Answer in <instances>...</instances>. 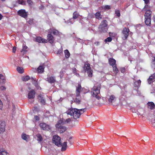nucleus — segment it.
Instances as JSON below:
<instances>
[{
    "mask_svg": "<svg viewBox=\"0 0 155 155\" xmlns=\"http://www.w3.org/2000/svg\"><path fill=\"white\" fill-rule=\"evenodd\" d=\"M85 109H78L77 108H70L68 109L66 112L68 115L73 116L74 119L78 118L85 111Z\"/></svg>",
    "mask_w": 155,
    "mask_h": 155,
    "instance_id": "1",
    "label": "nucleus"
},
{
    "mask_svg": "<svg viewBox=\"0 0 155 155\" xmlns=\"http://www.w3.org/2000/svg\"><path fill=\"white\" fill-rule=\"evenodd\" d=\"M100 84L97 83L95 84L94 86L91 90V92L92 96L98 100H99L101 98L99 95H98L100 93Z\"/></svg>",
    "mask_w": 155,
    "mask_h": 155,
    "instance_id": "2",
    "label": "nucleus"
},
{
    "mask_svg": "<svg viewBox=\"0 0 155 155\" xmlns=\"http://www.w3.org/2000/svg\"><path fill=\"white\" fill-rule=\"evenodd\" d=\"M108 22L106 20L102 21L99 27V29L101 32H106L108 30Z\"/></svg>",
    "mask_w": 155,
    "mask_h": 155,
    "instance_id": "3",
    "label": "nucleus"
},
{
    "mask_svg": "<svg viewBox=\"0 0 155 155\" xmlns=\"http://www.w3.org/2000/svg\"><path fill=\"white\" fill-rule=\"evenodd\" d=\"M83 68L84 72H87L88 77H92L93 71L90 67L89 64L88 63H86Z\"/></svg>",
    "mask_w": 155,
    "mask_h": 155,
    "instance_id": "4",
    "label": "nucleus"
},
{
    "mask_svg": "<svg viewBox=\"0 0 155 155\" xmlns=\"http://www.w3.org/2000/svg\"><path fill=\"white\" fill-rule=\"evenodd\" d=\"M61 138L58 135H54L53 137L52 141L55 145L58 147H61V143L60 142Z\"/></svg>",
    "mask_w": 155,
    "mask_h": 155,
    "instance_id": "5",
    "label": "nucleus"
},
{
    "mask_svg": "<svg viewBox=\"0 0 155 155\" xmlns=\"http://www.w3.org/2000/svg\"><path fill=\"white\" fill-rule=\"evenodd\" d=\"M18 14L24 18H26L27 17V12H26L25 10L21 9L18 12Z\"/></svg>",
    "mask_w": 155,
    "mask_h": 155,
    "instance_id": "6",
    "label": "nucleus"
},
{
    "mask_svg": "<svg viewBox=\"0 0 155 155\" xmlns=\"http://www.w3.org/2000/svg\"><path fill=\"white\" fill-rule=\"evenodd\" d=\"M41 128L44 130H48L50 129V126L45 123H42L40 124Z\"/></svg>",
    "mask_w": 155,
    "mask_h": 155,
    "instance_id": "7",
    "label": "nucleus"
},
{
    "mask_svg": "<svg viewBox=\"0 0 155 155\" xmlns=\"http://www.w3.org/2000/svg\"><path fill=\"white\" fill-rule=\"evenodd\" d=\"M35 92L33 90L29 91L28 94V98L30 99H33L35 97Z\"/></svg>",
    "mask_w": 155,
    "mask_h": 155,
    "instance_id": "8",
    "label": "nucleus"
},
{
    "mask_svg": "<svg viewBox=\"0 0 155 155\" xmlns=\"http://www.w3.org/2000/svg\"><path fill=\"white\" fill-rule=\"evenodd\" d=\"M155 81V73H154L151 76H150L147 79L148 83L150 84L153 81Z\"/></svg>",
    "mask_w": 155,
    "mask_h": 155,
    "instance_id": "9",
    "label": "nucleus"
},
{
    "mask_svg": "<svg viewBox=\"0 0 155 155\" xmlns=\"http://www.w3.org/2000/svg\"><path fill=\"white\" fill-rule=\"evenodd\" d=\"M129 29L128 28H125L124 29L123 33L124 35V39L127 38L129 35Z\"/></svg>",
    "mask_w": 155,
    "mask_h": 155,
    "instance_id": "10",
    "label": "nucleus"
},
{
    "mask_svg": "<svg viewBox=\"0 0 155 155\" xmlns=\"http://www.w3.org/2000/svg\"><path fill=\"white\" fill-rule=\"evenodd\" d=\"M5 122L4 121L1 122L0 124V134H2L5 131Z\"/></svg>",
    "mask_w": 155,
    "mask_h": 155,
    "instance_id": "11",
    "label": "nucleus"
},
{
    "mask_svg": "<svg viewBox=\"0 0 155 155\" xmlns=\"http://www.w3.org/2000/svg\"><path fill=\"white\" fill-rule=\"evenodd\" d=\"M58 125H56V127L58 129V131L60 133H63L66 130V127L63 126H62L58 127Z\"/></svg>",
    "mask_w": 155,
    "mask_h": 155,
    "instance_id": "12",
    "label": "nucleus"
},
{
    "mask_svg": "<svg viewBox=\"0 0 155 155\" xmlns=\"http://www.w3.org/2000/svg\"><path fill=\"white\" fill-rule=\"evenodd\" d=\"M38 98L42 104L44 105L45 104V101L44 99V95L43 94H39L38 97Z\"/></svg>",
    "mask_w": 155,
    "mask_h": 155,
    "instance_id": "13",
    "label": "nucleus"
},
{
    "mask_svg": "<svg viewBox=\"0 0 155 155\" xmlns=\"http://www.w3.org/2000/svg\"><path fill=\"white\" fill-rule=\"evenodd\" d=\"M47 40L50 43H53L54 41V39L53 36L51 34H49L48 35Z\"/></svg>",
    "mask_w": 155,
    "mask_h": 155,
    "instance_id": "14",
    "label": "nucleus"
},
{
    "mask_svg": "<svg viewBox=\"0 0 155 155\" xmlns=\"http://www.w3.org/2000/svg\"><path fill=\"white\" fill-rule=\"evenodd\" d=\"M47 81L51 84L54 83L56 81L54 77L50 76H48Z\"/></svg>",
    "mask_w": 155,
    "mask_h": 155,
    "instance_id": "15",
    "label": "nucleus"
},
{
    "mask_svg": "<svg viewBox=\"0 0 155 155\" xmlns=\"http://www.w3.org/2000/svg\"><path fill=\"white\" fill-rule=\"evenodd\" d=\"M81 102V97L79 96V97H76L75 98H74L73 100L71 101V103L73 102L77 104H79Z\"/></svg>",
    "mask_w": 155,
    "mask_h": 155,
    "instance_id": "16",
    "label": "nucleus"
},
{
    "mask_svg": "<svg viewBox=\"0 0 155 155\" xmlns=\"http://www.w3.org/2000/svg\"><path fill=\"white\" fill-rule=\"evenodd\" d=\"M36 41L39 43H46L47 40L46 39L42 38L40 37H37L36 39Z\"/></svg>",
    "mask_w": 155,
    "mask_h": 155,
    "instance_id": "17",
    "label": "nucleus"
},
{
    "mask_svg": "<svg viewBox=\"0 0 155 155\" xmlns=\"http://www.w3.org/2000/svg\"><path fill=\"white\" fill-rule=\"evenodd\" d=\"M81 87L80 85L79 84L78 87L76 88V97H79L80 95V93L81 91Z\"/></svg>",
    "mask_w": 155,
    "mask_h": 155,
    "instance_id": "18",
    "label": "nucleus"
},
{
    "mask_svg": "<svg viewBox=\"0 0 155 155\" xmlns=\"http://www.w3.org/2000/svg\"><path fill=\"white\" fill-rule=\"evenodd\" d=\"M116 97L113 94H112L109 96L108 98V101L109 103H112L113 101H114L116 99Z\"/></svg>",
    "mask_w": 155,
    "mask_h": 155,
    "instance_id": "19",
    "label": "nucleus"
},
{
    "mask_svg": "<svg viewBox=\"0 0 155 155\" xmlns=\"http://www.w3.org/2000/svg\"><path fill=\"white\" fill-rule=\"evenodd\" d=\"M148 105V108L151 110L155 108V105L152 102H149L147 104Z\"/></svg>",
    "mask_w": 155,
    "mask_h": 155,
    "instance_id": "20",
    "label": "nucleus"
},
{
    "mask_svg": "<svg viewBox=\"0 0 155 155\" xmlns=\"http://www.w3.org/2000/svg\"><path fill=\"white\" fill-rule=\"evenodd\" d=\"M44 66L43 64L40 65L37 68V71L39 73H42L44 70Z\"/></svg>",
    "mask_w": 155,
    "mask_h": 155,
    "instance_id": "21",
    "label": "nucleus"
},
{
    "mask_svg": "<svg viewBox=\"0 0 155 155\" xmlns=\"http://www.w3.org/2000/svg\"><path fill=\"white\" fill-rule=\"evenodd\" d=\"M109 62L110 64L112 66L116 65V60L113 58H111L109 59Z\"/></svg>",
    "mask_w": 155,
    "mask_h": 155,
    "instance_id": "22",
    "label": "nucleus"
},
{
    "mask_svg": "<svg viewBox=\"0 0 155 155\" xmlns=\"http://www.w3.org/2000/svg\"><path fill=\"white\" fill-rule=\"evenodd\" d=\"M5 81L4 76L2 74H0V85L4 84Z\"/></svg>",
    "mask_w": 155,
    "mask_h": 155,
    "instance_id": "23",
    "label": "nucleus"
},
{
    "mask_svg": "<svg viewBox=\"0 0 155 155\" xmlns=\"http://www.w3.org/2000/svg\"><path fill=\"white\" fill-rule=\"evenodd\" d=\"M95 16L96 18L98 20L101 19L102 18V16L101 15V12H97L95 14Z\"/></svg>",
    "mask_w": 155,
    "mask_h": 155,
    "instance_id": "24",
    "label": "nucleus"
},
{
    "mask_svg": "<svg viewBox=\"0 0 155 155\" xmlns=\"http://www.w3.org/2000/svg\"><path fill=\"white\" fill-rule=\"evenodd\" d=\"M61 146H62L61 148V151H65L67 148V142H64L63 144L61 143Z\"/></svg>",
    "mask_w": 155,
    "mask_h": 155,
    "instance_id": "25",
    "label": "nucleus"
},
{
    "mask_svg": "<svg viewBox=\"0 0 155 155\" xmlns=\"http://www.w3.org/2000/svg\"><path fill=\"white\" fill-rule=\"evenodd\" d=\"M145 23L148 26H150L151 24V18H145Z\"/></svg>",
    "mask_w": 155,
    "mask_h": 155,
    "instance_id": "26",
    "label": "nucleus"
},
{
    "mask_svg": "<svg viewBox=\"0 0 155 155\" xmlns=\"http://www.w3.org/2000/svg\"><path fill=\"white\" fill-rule=\"evenodd\" d=\"M37 137V140L39 141V142H41L43 140V138L41 136V135L39 134H38L36 135Z\"/></svg>",
    "mask_w": 155,
    "mask_h": 155,
    "instance_id": "27",
    "label": "nucleus"
},
{
    "mask_svg": "<svg viewBox=\"0 0 155 155\" xmlns=\"http://www.w3.org/2000/svg\"><path fill=\"white\" fill-rule=\"evenodd\" d=\"M65 124V122H64L62 120H60L58 121L56 125H58V127H60V126H62L63 124Z\"/></svg>",
    "mask_w": 155,
    "mask_h": 155,
    "instance_id": "28",
    "label": "nucleus"
},
{
    "mask_svg": "<svg viewBox=\"0 0 155 155\" xmlns=\"http://www.w3.org/2000/svg\"><path fill=\"white\" fill-rule=\"evenodd\" d=\"M134 86L138 87L140 86L141 81L140 80H139L137 81H135L134 82Z\"/></svg>",
    "mask_w": 155,
    "mask_h": 155,
    "instance_id": "29",
    "label": "nucleus"
},
{
    "mask_svg": "<svg viewBox=\"0 0 155 155\" xmlns=\"http://www.w3.org/2000/svg\"><path fill=\"white\" fill-rule=\"evenodd\" d=\"M79 15V14L76 12H74L73 15V19H76L78 17Z\"/></svg>",
    "mask_w": 155,
    "mask_h": 155,
    "instance_id": "30",
    "label": "nucleus"
},
{
    "mask_svg": "<svg viewBox=\"0 0 155 155\" xmlns=\"http://www.w3.org/2000/svg\"><path fill=\"white\" fill-rule=\"evenodd\" d=\"M65 57L66 58H68L70 56V53L68 50H65L64 51Z\"/></svg>",
    "mask_w": 155,
    "mask_h": 155,
    "instance_id": "31",
    "label": "nucleus"
},
{
    "mask_svg": "<svg viewBox=\"0 0 155 155\" xmlns=\"http://www.w3.org/2000/svg\"><path fill=\"white\" fill-rule=\"evenodd\" d=\"M18 71L21 74L23 73L24 72V69L21 67H18L17 68Z\"/></svg>",
    "mask_w": 155,
    "mask_h": 155,
    "instance_id": "32",
    "label": "nucleus"
},
{
    "mask_svg": "<svg viewBox=\"0 0 155 155\" xmlns=\"http://www.w3.org/2000/svg\"><path fill=\"white\" fill-rule=\"evenodd\" d=\"M113 70L115 74H117L118 71V69H117V67L116 64L114 66H113Z\"/></svg>",
    "mask_w": 155,
    "mask_h": 155,
    "instance_id": "33",
    "label": "nucleus"
},
{
    "mask_svg": "<svg viewBox=\"0 0 155 155\" xmlns=\"http://www.w3.org/2000/svg\"><path fill=\"white\" fill-rule=\"evenodd\" d=\"M32 82L33 84L36 86H38V84L36 81L35 79H34V78H32Z\"/></svg>",
    "mask_w": 155,
    "mask_h": 155,
    "instance_id": "34",
    "label": "nucleus"
},
{
    "mask_svg": "<svg viewBox=\"0 0 155 155\" xmlns=\"http://www.w3.org/2000/svg\"><path fill=\"white\" fill-rule=\"evenodd\" d=\"M17 3L19 4L24 5L26 4V1L23 0H18Z\"/></svg>",
    "mask_w": 155,
    "mask_h": 155,
    "instance_id": "35",
    "label": "nucleus"
},
{
    "mask_svg": "<svg viewBox=\"0 0 155 155\" xmlns=\"http://www.w3.org/2000/svg\"><path fill=\"white\" fill-rule=\"evenodd\" d=\"M30 77L28 76H25L23 77L22 78V80L25 81H28Z\"/></svg>",
    "mask_w": 155,
    "mask_h": 155,
    "instance_id": "36",
    "label": "nucleus"
},
{
    "mask_svg": "<svg viewBox=\"0 0 155 155\" xmlns=\"http://www.w3.org/2000/svg\"><path fill=\"white\" fill-rule=\"evenodd\" d=\"M1 155H9L7 152L4 150H2V151H1Z\"/></svg>",
    "mask_w": 155,
    "mask_h": 155,
    "instance_id": "37",
    "label": "nucleus"
},
{
    "mask_svg": "<svg viewBox=\"0 0 155 155\" xmlns=\"http://www.w3.org/2000/svg\"><path fill=\"white\" fill-rule=\"evenodd\" d=\"M51 33L55 35H58L59 34V32L56 30H53L51 31Z\"/></svg>",
    "mask_w": 155,
    "mask_h": 155,
    "instance_id": "38",
    "label": "nucleus"
},
{
    "mask_svg": "<svg viewBox=\"0 0 155 155\" xmlns=\"http://www.w3.org/2000/svg\"><path fill=\"white\" fill-rule=\"evenodd\" d=\"M116 15L117 17H120V12L118 10H116L115 11Z\"/></svg>",
    "mask_w": 155,
    "mask_h": 155,
    "instance_id": "39",
    "label": "nucleus"
},
{
    "mask_svg": "<svg viewBox=\"0 0 155 155\" xmlns=\"http://www.w3.org/2000/svg\"><path fill=\"white\" fill-rule=\"evenodd\" d=\"M151 66L153 68H155V56L154 58V60L152 62Z\"/></svg>",
    "mask_w": 155,
    "mask_h": 155,
    "instance_id": "40",
    "label": "nucleus"
},
{
    "mask_svg": "<svg viewBox=\"0 0 155 155\" xmlns=\"http://www.w3.org/2000/svg\"><path fill=\"white\" fill-rule=\"evenodd\" d=\"M74 21V19H73V18H71L69 20L67 23L68 24H72L73 23Z\"/></svg>",
    "mask_w": 155,
    "mask_h": 155,
    "instance_id": "41",
    "label": "nucleus"
},
{
    "mask_svg": "<svg viewBox=\"0 0 155 155\" xmlns=\"http://www.w3.org/2000/svg\"><path fill=\"white\" fill-rule=\"evenodd\" d=\"M21 137L22 139L25 140H26L27 139L26 135L25 134H22Z\"/></svg>",
    "mask_w": 155,
    "mask_h": 155,
    "instance_id": "42",
    "label": "nucleus"
},
{
    "mask_svg": "<svg viewBox=\"0 0 155 155\" xmlns=\"http://www.w3.org/2000/svg\"><path fill=\"white\" fill-rule=\"evenodd\" d=\"M111 8V6L109 5H106L104 7V8L105 10H109Z\"/></svg>",
    "mask_w": 155,
    "mask_h": 155,
    "instance_id": "43",
    "label": "nucleus"
},
{
    "mask_svg": "<svg viewBox=\"0 0 155 155\" xmlns=\"http://www.w3.org/2000/svg\"><path fill=\"white\" fill-rule=\"evenodd\" d=\"M112 39L111 38L109 37L107 38H106V39H105L104 40V41L106 42H110L112 41Z\"/></svg>",
    "mask_w": 155,
    "mask_h": 155,
    "instance_id": "44",
    "label": "nucleus"
},
{
    "mask_svg": "<svg viewBox=\"0 0 155 155\" xmlns=\"http://www.w3.org/2000/svg\"><path fill=\"white\" fill-rule=\"evenodd\" d=\"M151 13L152 12L149 10H147L145 13L146 14L148 15V16L151 15Z\"/></svg>",
    "mask_w": 155,
    "mask_h": 155,
    "instance_id": "45",
    "label": "nucleus"
},
{
    "mask_svg": "<svg viewBox=\"0 0 155 155\" xmlns=\"http://www.w3.org/2000/svg\"><path fill=\"white\" fill-rule=\"evenodd\" d=\"M28 47L26 46H23V48L22 50L21 51V52H25L26 51V49Z\"/></svg>",
    "mask_w": 155,
    "mask_h": 155,
    "instance_id": "46",
    "label": "nucleus"
},
{
    "mask_svg": "<svg viewBox=\"0 0 155 155\" xmlns=\"http://www.w3.org/2000/svg\"><path fill=\"white\" fill-rule=\"evenodd\" d=\"M145 18H150L151 17V15H150L148 16V15L146 14L145 13Z\"/></svg>",
    "mask_w": 155,
    "mask_h": 155,
    "instance_id": "47",
    "label": "nucleus"
},
{
    "mask_svg": "<svg viewBox=\"0 0 155 155\" xmlns=\"http://www.w3.org/2000/svg\"><path fill=\"white\" fill-rule=\"evenodd\" d=\"M62 52V48H60L57 51V54H60Z\"/></svg>",
    "mask_w": 155,
    "mask_h": 155,
    "instance_id": "48",
    "label": "nucleus"
},
{
    "mask_svg": "<svg viewBox=\"0 0 155 155\" xmlns=\"http://www.w3.org/2000/svg\"><path fill=\"white\" fill-rule=\"evenodd\" d=\"M60 78H62L64 76V73L62 71H61L60 72Z\"/></svg>",
    "mask_w": 155,
    "mask_h": 155,
    "instance_id": "49",
    "label": "nucleus"
},
{
    "mask_svg": "<svg viewBox=\"0 0 155 155\" xmlns=\"http://www.w3.org/2000/svg\"><path fill=\"white\" fill-rule=\"evenodd\" d=\"M0 89L1 90L3 91L5 90L6 88L5 86H2L0 87Z\"/></svg>",
    "mask_w": 155,
    "mask_h": 155,
    "instance_id": "50",
    "label": "nucleus"
},
{
    "mask_svg": "<svg viewBox=\"0 0 155 155\" xmlns=\"http://www.w3.org/2000/svg\"><path fill=\"white\" fill-rule=\"evenodd\" d=\"M3 104L2 101L0 99V109L2 110V108Z\"/></svg>",
    "mask_w": 155,
    "mask_h": 155,
    "instance_id": "51",
    "label": "nucleus"
},
{
    "mask_svg": "<svg viewBox=\"0 0 155 155\" xmlns=\"http://www.w3.org/2000/svg\"><path fill=\"white\" fill-rule=\"evenodd\" d=\"M120 71L122 73H124L125 71V69L124 68H121Z\"/></svg>",
    "mask_w": 155,
    "mask_h": 155,
    "instance_id": "52",
    "label": "nucleus"
},
{
    "mask_svg": "<svg viewBox=\"0 0 155 155\" xmlns=\"http://www.w3.org/2000/svg\"><path fill=\"white\" fill-rule=\"evenodd\" d=\"M71 121V119L70 118H68L66 120V121H64L65 122V123H68Z\"/></svg>",
    "mask_w": 155,
    "mask_h": 155,
    "instance_id": "53",
    "label": "nucleus"
},
{
    "mask_svg": "<svg viewBox=\"0 0 155 155\" xmlns=\"http://www.w3.org/2000/svg\"><path fill=\"white\" fill-rule=\"evenodd\" d=\"M27 2L28 3L29 5H31L32 3V2L31 0H27Z\"/></svg>",
    "mask_w": 155,
    "mask_h": 155,
    "instance_id": "54",
    "label": "nucleus"
},
{
    "mask_svg": "<svg viewBox=\"0 0 155 155\" xmlns=\"http://www.w3.org/2000/svg\"><path fill=\"white\" fill-rule=\"evenodd\" d=\"M72 71L73 73H75L77 72V70L75 68H73Z\"/></svg>",
    "mask_w": 155,
    "mask_h": 155,
    "instance_id": "55",
    "label": "nucleus"
},
{
    "mask_svg": "<svg viewBox=\"0 0 155 155\" xmlns=\"http://www.w3.org/2000/svg\"><path fill=\"white\" fill-rule=\"evenodd\" d=\"M16 50V48L15 47H13L12 48V52L15 53Z\"/></svg>",
    "mask_w": 155,
    "mask_h": 155,
    "instance_id": "56",
    "label": "nucleus"
},
{
    "mask_svg": "<svg viewBox=\"0 0 155 155\" xmlns=\"http://www.w3.org/2000/svg\"><path fill=\"white\" fill-rule=\"evenodd\" d=\"M144 1L145 3L147 4L149 3V0H143Z\"/></svg>",
    "mask_w": 155,
    "mask_h": 155,
    "instance_id": "57",
    "label": "nucleus"
},
{
    "mask_svg": "<svg viewBox=\"0 0 155 155\" xmlns=\"http://www.w3.org/2000/svg\"><path fill=\"white\" fill-rule=\"evenodd\" d=\"M34 119L36 120H39L38 117L37 116H35L34 117Z\"/></svg>",
    "mask_w": 155,
    "mask_h": 155,
    "instance_id": "58",
    "label": "nucleus"
},
{
    "mask_svg": "<svg viewBox=\"0 0 155 155\" xmlns=\"http://www.w3.org/2000/svg\"><path fill=\"white\" fill-rule=\"evenodd\" d=\"M99 44V42L98 41L96 42L95 43V44L96 46L98 45Z\"/></svg>",
    "mask_w": 155,
    "mask_h": 155,
    "instance_id": "59",
    "label": "nucleus"
},
{
    "mask_svg": "<svg viewBox=\"0 0 155 155\" xmlns=\"http://www.w3.org/2000/svg\"><path fill=\"white\" fill-rule=\"evenodd\" d=\"M153 19L154 21L155 22V15L153 16Z\"/></svg>",
    "mask_w": 155,
    "mask_h": 155,
    "instance_id": "60",
    "label": "nucleus"
},
{
    "mask_svg": "<svg viewBox=\"0 0 155 155\" xmlns=\"http://www.w3.org/2000/svg\"><path fill=\"white\" fill-rule=\"evenodd\" d=\"M32 22V20H30L29 21V23L30 24Z\"/></svg>",
    "mask_w": 155,
    "mask_h": 155,
    "instance_id": "61",
    "label": "nucleus"
},
{
    "mask_svg": "<svg viewBox=\"0 0 155 155\" xmlns=\"http://www.w3.org/2000/svg\"><path fill=\"white\" fill-rule=\"evenodd\" d=\"M148 6V5H146L145 6H144V8L143 9H145V8H147V7Z\"/></svg>",
    "mask_w": 155,
    "mask_h": 155,
    "instance_id": "62",
    "label": "nucleus"
},
{
    "mask_svg": "<svg viewBox=\"0 0 155 155\" xmlns=\"http://www.w3.org/2000/svg\"><path fill=\"white\" fill-rule=\"evenodd\" d=\"M2 15H1V14H0V20H1L2 19Z\"/></svg>",
    "mask_w": 155,
    "mask_h": 155,
    "instance_id": "63",
    "label": "nucleus"
},
{
    "mask_svg": "<svg viewBox=\"0 0 155 155\" xmlns=\"http://www.w3.org/2000/svg\"><path fill=\"white\" fill-rule=\"evenodd\" d=\"M75 74L77 76H79V74L77 73L76 72Z\"/></svg>",
    "mask_w": 155,
    "mask_h": 155,
    "instance_id": "64",
    "label": "nucleus"
}]
</instances>
